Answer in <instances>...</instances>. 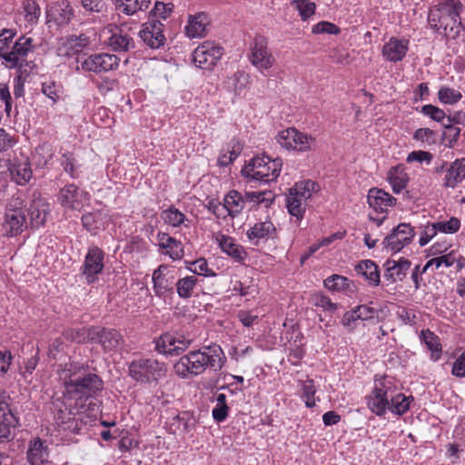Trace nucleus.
Segmentation results:
<instances>
[{
    "mask_svg": "<svg viewBox=\"0 0 465 465\" xmlns=\"http://www.w3.org/2000/svg\"><path fill=\"white\" fill-rule=\"evenodd\" d=\"M95 327L66 330L63 335L66 340L77 342H93V332Z\"/></svg>",
    "mask_w": 465,
    "mask_h": 465,
    "instance_id": "36",
    "label": "nucleus"
},
{
    "mask_svg": "<svg viewBox=\"0 0 465 465\" xmlns=\"http://www.w3.org/2000/svg\"><path fill=\"white\" fill-rule=\"evenodd\" d=\"M269 160L271 159L266 155L253 157L250 163L242 168V174L250 180L254 176L255 171L261 170L262 163H266Z\"/></svg>",
    "mask_w": 465,
    "mask_h": 465,
    "instance_id": "44",
    "label": "nucleus"
},
{
    "mask_svg": "<svg viewBox=\"0 0 465 465\" xmlns=\"http://www.w3.org/2000/svg\"><path fill=\"white\" fill-rule=\"evenodd\" d=\"M408 51V41L391 38L382 47V54L391 62H398L403 59Z\"/></svg>",
    "mask_w": 465,
    "mask_h": 465,
    "instance_id": "26",
    "label": "nucleus"
},
{
    "mask_svg": "<svg viewBox=\"0 0 465 465\" xmlns=\"http://www.w3.org/2000/svg\"><path fill=\"white\" fill-rule=\"evenodd\" d=\"M443 127L445 129L443 137L448 141L449 147L452 148L458 142L460 134V129L450 123H443Z\"/></svg>",
    "mask_w": 465,
    "mask_h": 465,
    "instance_id": "53",
    "label": "nucleus"
},
{
    "mask_svg": "<svg viewBox=\"0 0 465 465\" xmlns=\"http://www.w3.org/2000/svg\"><path fill=\"white\" fill-rule=\"evenodd\" d=\"M296 5L300 15L303 20H306L315 12L316 5L313 2L309 0H294L292 2Z\"/></svg>",
    "mask_w": 465,
    "mask_h": 465,
    "instance_id": "49",
    "label": "nucleus"
},
{
    "mask_svg": "<svg viewBox=\"0 0 465 465\" xmlns=\"http://www.w3.org/2000/svg\"><path fill=\"white\" fill-rule=\"evenodd\" d=\"M224 207L227 214L235 217L245 206L246 199L239 192L230 191L224 197Z\"/></svg>",
    "mask_w": 465,
    "mask_h": 465,
    "instance_id": "30",
    "label": "nucleus"
},
{
    "mask_svg": "<svg viewBox=\"0 0 465 465\" xmlns=\"http://www.w3.org/2000/svg\"><path fill=\"white\" fill-rule=\"evenodd\" d=\"M123 341V336L114 329L95 327L93 332V342L100 344L105 351L117 349Z\"/></svg>",
    "mask_w": 465,
    "mask_h": 465,
    "instance_id": "17",
    "label": "nucleus"
},
{
    "mask_svg": "<svg viewBox=\"0 0 465 465\" xmlns=\"http://www.w3.org/2000/svg\"><path fill=\"white\" fill-rule=\"evenodd\" d=\"M157 240L159 242L158 244L160 248L167 250L166 253L173 260H179L183 258V249L179 241H176L174 238L164 232H159L157 234Z\"/></svg>",
    "mask_w": 465,
    "mask_h": 465,
    "instance_id": "28",
    "label": "nucleus"
},
{
    "mask_svg": "<svg viewBox=\"0 0 465 465\" xmlns=\"http://www.w3.org/2000/svg\"><path fill=\"white\" fill-rule=\"evenodd\" d=\"M432 157L433 156H432V154L430 152L421 151V150L412 151L411 153H410L408 154L407 162L408 163H412V162L422 163V162H426L427 163H430V161L432 160Z\"/></svg>",
    "mask_w": 465,
    "mask_h": 465,
    "instance_id": "61",
    "label": "nucleus"
},
{
    "mask_svg": "<svg viewBox=\"0 0 465 465\" xmlns=\"http://www.w3.org/2000/svg\"><path fill=\"white\" fill-rule=\"evenodd\" d=\"M461 97L462 94L460 91L447 86L440 87L438 92V98L443 104H454L458 103Z\"/></svg>",
    "mask_w": 465,
    "mask_h": 465,
    "instance_id": "43",
    "label": "nucleus"
},
{
    "mask_svg": "<svg viewBox=\"0 0 465 465\" xmlns=\"http://www.w3.org/2000/svg\"><path fill=\"white\" fill-rule=\"evenodd\" d=\"M31 50L32 39L22 36L15 43L10 52L1 54V58L6 62L7 67L21 69L25 64H27L25 56Z\"/></svg>",
    "mask_w": 465,
    "mask_h": 465,
    "instance_id": "10",
    "label": "nucleus"
},
{
    "mask_svg": "<svg viewBox=\"0 0 465 465\" xmlns=\"http://www.w3.org/2000/svg\"><path fill=\"white\" fill-rule=\"evenodd\" d=\"M312 32L313 34H330V35H338L341 32V29L334 24L327 21H322L315 25Z\"/></svg>",
    "mask_w": 465,
    "mask_h": 465,
    "instance_id": "56",
    "label": "nucleus"
},
{
    "mask_svg": "<svg viewBox=\"0 0 465 465\" xmlns=\"http://www.w3.org/2000/svg\"><path fill=\"white\" fill-rule=\"evenodd\" d=\"M428 22L430 25L437 31L442 28V17L441 12L439 10V4L433 9L430 10Z\"/></svg>",
    "mask_w": 465,
    "mask_h": 465,
    "instance_id": "60",
    "label": "nucleus"
},
{
    "mask_svg": "<svg viewBox=\"0 0 465 465\" xmlns=\"http://www.w3.org/2000/svg\"><path fill=\"white\" fill-rule=\"evenodd\" d=\"M197 278L195 276H186L179 279L175 282L177 293L182 299H188L192 296L196 285Z\"/></svg>",
    "mask_w": 465,
    "mask_h": 465,
    "instance_id": "39",
    "label": "nucleus"
},
{
    "mask_svg": "<svg viewBox=\"0 0 465 465\" xmlns=\"http://www.w3.org/2000/svg\"><path fill=\"white\" fill-rule=\"evenodd\" d=\"M219 245L224 252L234 258L237 262H242L246 257V252L242 247L236 244L232 237L223 235Z\"/></svg>",
    "mask_w": 465,
    "mask_h": 465,
    "instance_id": "33",
    "label": "nucleus"
},
{
    "mask_svg": "<svg viewBox=\"0 0 465 465\" xmlns=\"http://www.w3.org/2000/svg\"><path fill=\"white\" fill-rule=\"evenodd\" d=\"M223 55V48L211 41L200 45L193 54V63L200 68L211 70Z\"/></svg>",
    "mask_w": 465,
    "mask_h": 465,
    "instance_id": "6",
    "label": "nucleus"
},
{
    "mask_svg": "<svg viewBox=\"0 0 465 465\" xmlns=\"http://www.w3.org/2000/svg\"><path fill=\"white\" fill-rule=\"evenodd\" d=\"M195 417L188 411H183L171 419L169 430L175 435H185L191 433L196 426Z\"/></svg>",
    "mask_w": 465,
    "mask_h": 465,
    "instance_id": "20",
    "label": "nucleus"
},
{
    "mask_svg": "<svg viewBox=\"0 0 465 465\" xmlns=\"http://www.w3.org/2000/svg\"><path fill=\"white\" fill-rule=\"evenodd\" d=\"M74 158L71 153H65L61 157V164L64 167V170L68 173L72 178H74Z\"/></svg>",
    "mask_w": 465,
    "mask_h": 465,
    "instance_id": "63",
    "label": "nucleus"
},
{
    "mask_svg": "<svg viewBox=\"0 0 465 465\" xmlns=\"http://www.w3.org/2000/svg\"><path fill=\"white\" fill-rule=\"evenodd\" d=\"M462 7L463 5L460 0H443L439 3L443 33L446 36L456 38L463 30L460 16Z\"/></svg>",
    "mask_w": 465,
    "mask_h": 465,
    "instance_id": "5",
    "label": "nucleus"
},
{
    "mask_svg": "<svg viewBox=\"0 0 465 465\" xmlns=\"http://www.w3.org/2000/svg\"><path fill=\"white\" fill-rule=\"evenodd\" d=\"M117 8L122 10L125 15H134L139 10L147 9L150 0H115Z\"/></svg>",
    "mask_w": 465,
    "mask_h": 465,
    "instance_id": "37",
    "label": "nucleus"
},
{
    "mask_svg": "<svg viewBox=\"0 0 465 465\" xmlns=\"http://www.w3.org/2000/svg\"><path fill=\"white\" fill-rule=\"evenodd\" d=\"M250 61L253 66L260 70H267L273 66L275 58L268 49L266 37L257 35L251 46Z\"/></svg>",
    "mask_w": 465,
    "mask_h": 465,
    "instance_id": "7",
    "label": "nucleus"
},
{
    "mask_svg": "<svg viewBox=\"0 0 465 465\" xmlns=\"http://www.w3.org/2000/svg\"><path fill=\"white\" fill-rule=\"evenodd\" d=\"M355 271L358 274L362 275L370 285L378 286L380 284V272L374 262L371 260L361 261L356 264Z\"/></svg>",
    "mask_w": 465,
    "mask_h": 465,
    "instance_id": "29",
    "label": "nucleus"
},
{
    "mask_svg": "<svg viewBox=\"0 0 465 465\" xmlns=\"http://www.w3.org/2000/svg\"><path fill=\"white\" fill-rule=\"evenodd\" d=\"M414 235L415 232L411 224L402 223L384 238L383 244L393 252H399L411 242Z\"/></svg>",
    "mask_w": 465,
    "mask_h": 465,
    "instance_id": "11",
    "label": "nucleus"
},
{
    "mask_svg": "<svg viewBox=\"0 0 465 465\" xmlns=\"http://www.w3.org/2000/svg\"><path fill=\"white\" fill-rule=\"evenodd\" d=\"M225 359L221 346L213 344L203 347V350L193 351L182 356L173 365V369L181 378H187L189 375L197 376L207 367L215 371L222 370Z\"/></svg>",
    "mask_w": 465,
    "mask_h": 465,
    "instance_id": "2",
    "label": "nucleus"
},
{
    "mask_svg": "<svg viewBox=\"0 0 465 465\" xmlns=\"http://www.w3.org/2000/svg\"><path fill=\"white\" fill-rule=\"evenodd\" d=\"M163 219L165 223L173 226H179L184 222L185 215L178 209L171 207L163 212Z\"/></svg>",
    "mask_w": 465,
    "mask_h": 465,
    "instance_id": "50",
    "label": "nucleus"
},
{
    "mask_svg": "<svg viewBox=\"0 0 465 465\" xmlns=\"http://www.w3.org/2000/svg\"><path fill=\"white\" fill-rule=\"evenodd\" d=\"M173 9V4H164L163 2H156L153 9L150 12V15L152 16L151 18H154V19L162 18V19L165 20L166 18H168L171 15Z\"/></svg>",
    "mask_w": 465,
    "mask_h": 465,
    "instance_id": "48",
    "label": "nucleus"
},
{
    "mask_svg": "<svg viewBox=\"0 0 465 465\" xmlns=\"http://www.w3.org/2000/svg\"><path fill=\"white\" fill-rule=\"evenodd\" d=\"M206 25V15L204 14L190 16L185 27L186 35L190 38L202 37L204 35Z\"/></svg>",
    "mask_w": 465,
    "mask_h": 465,
    "instance_id": "32",
    "label": "nucleus"
},
{
    "mask_svg": "<svg viewBox=\"0 0 465 465\" xmlns=\"http://www.w3.org/2000/svg\"><path fill=\"white\" fill-rule=\"evenodd\" d=\"M411 262L408 259L401 258L398 261L389 259L384 263L385 272L384 278L385 280L395 282L397 281H402L406 276L407 272L411 268Z\"/></svg>",
    "mask_w": 465,
    "mask_h": 465,
    "instance_id": "22",
    "label": "nucleus"
},
{
    "mask_svg": "<svg viewBox=\"0 0 465 465\" xmlns=\"http://www.w3.org/2000/svg\"><path fill=\"white\" fill-rule=\"evenodd\" d=\"M109 45L114 51H128L134 48V42L132 37L124 34L122 29H119L110 36Z\"/></svg>",
    "mask_w": 465,
    "mask_h": 465,
    "instance_id": "34",
    "label": "nucleus"
},
{
    "mask_svg": "<svg viewBox=\"0 0 465 465\" xmlns=\"http://www.w3.org/2000/svg\"><path fill=\"white\" fill-rule=\"evenodd\" d=\"M64 386L68 394L79 399H89L104 389L103 380L95 373L88 371V367L71 363L66 370Z\"/></svg>",
    "mask_w": 465,
    "mask_h": 465,
    "instance_id": "3",
    "label": "nucleus"
},
{
    "mask_svg": "<svg viewBox=\"0 0 465 465\" xmlns=\"http://www.w3.org/2000/svg\"><path fill=\"white\" fill-rule=\"evenodd\" d=\"M302 198H297L296 195H289L287 197V208L291 215L295 216L298 220L302 219L305 211V205L302 203Z\"/></svg>",
    "mask_w": 465,
    "mask_h": 465,
    "instance_id": "42",
    "label": "nucleus"
},
{
    "mask_svg": "<svg viewBox=\"0 0 465 465\" xmlns=\"http://www.w3.org/2000/svg\"><path fill=\"white\" fill-rule=\"evenodd\" d=\"M390 387L381 381L375 385L371 393L366 398L368 408L376 415L382 416L389 408Z\"/></svg>",
    "mask_w": 465,
    "mask_h": 465,
    "instance_id": "16",
    "label": "nucleus"
},
{
    "mask_svg": "<svg viewBox=\"0 0 465 465\" xmlns=\"http://www.w3.org/2000/svg\"><path fill=\"white\" fill-rule=\"evenodd\" d=\"M163 24L158 19L150 18L148 22L143 25V29L139 35L143 43L152 49H158L165 43L163 35Z\"/></svg>",
    "mask_w": 465,
    "mask_h": 465,
    "instance_id": "13",
    "label": "nucleus"
},
{
    "mask_svg": "<svg viewBox=\"0 0 465 465\" xmlns=\"http://www.w3.org/2000/svg\"><path fill=\"white\" fill-rule=\"evenodd\" d=\"M316 143L313 137L309 136L297 130V135L293 137L292 149L300 152H304L312 149Z\"/></svg>",
    "mask_w": 465,
    "mask_h": 465,
    "instance_id": "41",
    "label": "nucleus"
},
{
    "mask_svg": "<svg viewBox=\"0 0 465 465\" xmlns=\"http://www.w3.org/2000/svg\"><path fill=\"white\" fill-rule=\"evenodd\" d=\"M297 135L295 128H288L280 132L277 135L278 143L286 149H292L293 137Z\"/></svg>",
    "mask_w": 465,
    "mask_h": 465,
    "instance_id": "54",
    "label": "nucleus"
},
{
    "mask_svg": "<svg viewBox=\"0 0 465 465\" xmlns=\"http://www.w3.org/2000/svg\"><path fill=\"white\" fill-rule=\"evenodd\" d=\"M276 228L271 221H265L255 223L247 231L248 239L257 245L260 240L273 237Z\"/></svg>",
    "mask_w": 465,
    "mask_h": 465,
    "instance_id": "27",
    "label": "nucleus"
},
{
    "mask_svg": "<svg viewBox=\"0 0 465 465\" xmlns=\"http://www.w3.org/2000/svg\"><path fill=\"white\" fill-rule=\"evenodd\" d=\"M302 398L305 400V405L308 408H312L315 405L314 395L316 392V388L314 385V381L312 380H307L306 381H302Z\"/></svg>",
    "mask_w": 465,
    "mask_h": 465,
    "instance_id": "47",
    "label": "nucleus"
},
{
    "mask_svg": "<svg viewBox=\"0 0 465 465\" xmlns=\"http://www.w3.org/2000/svg\"><path fill=\"white\" fill-rule=\"evenodd\" d=\"M358 320L368 321L378 317V310L369 305H360L353 309Z\"/></svg>",
    "mask_w": 465,
    "mask_h": 465,
    "instance_id": "55",
    "label": "nucleus"
},
{
    "mask_svg": "<svg viewBox=\"0 0 465 465\" xmlns=\"http://www.w3.org/2000/svg\"><path fill=\"white\" fill-rule=\"evenodd\" d=\"M325 288L332 292H354L356 290L355 284L349 280L348 278L339 275L333 274L323 282Z\"/></svg>",
    "mask_w": 465,
    "mask_h": 465,
    "instance_id": "31",
    "label": "nucleus"
},
{
    "mask_svg": "<svg viewBox=\"0 0 465 465\" xmlns=\"http://www.w3.org/2000/svg\"><path fill=\"white\" fill-rule=\"evenodd\" d=\"M175 282L174 270L166 264H161L153 272V292L160 298L173 294Z\"/></svg>",
    "mask_w": 465,
    "mask_h": 465,
    "instance_id": "9",
    "label": "nucleus"
},
{
    "mask_svg": "<svg viewBox=\"0 0 465 465\" xmlns=\"http://www.w3.org/2000/svg\"><path fill=\"white\" fill-rule=\"evenodd\" d=\"M78 40H81V36L72 35L66 39L64 46L65 48V54H76L83 50L86 43L78 44Z\"/></svg>",
    "mask_w": 465,
    "mask_h": 465,
    "instance_id": "58",
    "label": "nucleus"
},
{
    "mask_svg": "<svg viewBox=\"0 0 465 465\" xmlns=\"http://www.w3.org/2000/svg\"><path fill=\"white\" fill-rule=\"evenodd\" d=\"M319 184L312 180H306L296 183L295 185L289 190L291 195H296L297 198L306 201L311 198L313 192H317Z\"/></svg>",
    "mask_w": 465,
    "mask_h": 465,
    "instance_id": "35",
    "label": "nucleus"
},
{
    "mask_svg": "<svg viewBox=\"0 0 465 465\" xmlns=\"http://www.w3.org/2000/svg\"><path fill=\"white\" fill-rule=\"evenodd\" d=\"M8 170L12 180L19 185L26 184L33 176L31 164L26 157L15 158L11 162Z\"/></svg>",
    "mask_w": 465,
    "mask_h": 465,
    "instance_id": "19",
    "label": "nucleus"
},
{
    "mask_svg": "<svg viewBox=\"0 0 465 465\" xmlns=\"http://www.w3.org/2000/svg\"><path fill=\"white\" fill-rule=\"evenodd\" d=\"M460 226V222L456 217H451L447 222H438L434 223V228H436L439 232L444 233H454L458 232Z\"/></svg>",
    "mask_w": 465,
    "mask_h": 465,
    "instance_id": "51",
    "label": "nucleus"
},
{
    "mask_svg": "<svg viewBox=\"0 0 465 465\" xmlns=\"http://www.w3.org/2000/svg\"><path fill=\"white\" fill-rule=\"evenodd\" d=\"M26 456L31 465H44L48 460L49 456L45 441L39 437L30 440Z\"/></svg>",
    "mask_w": 465,
    "mask_h": 465,
    "instance_id": "23",
    "label": "nucleus"
},
{
    "mask_svg": "<svg viewBox=\"0 0 465 465\" xmlns=\"http://www.w3.org/2000/svg\"><path fill=\"white\" fill-rule=\"evenodd\" d=\"M56 11L58 12V16L54 20L60 25L68 24L74 15L73 8L68 4L64 7L60 6Z\"/></svg>",
    "mask_w": 465,
    "mask_h": 465,
    "instance_id": "59",
    "label": "nucleus"
},
{
    "mask_svg": "<svg viewBox=\"0 0 465 465\" xmlns=\"http://www.w3.org/2000/svg\"><path fill=\"white\" fill-rule=\"evenodd\" d=\"M282 164L280 158L267 161L266 163H262L261 170L255 171L254 176L250 179V182L269 183L275 181L280 174Z\"/></svg>",
    "mask_w": 465,
    "mask_h": 465,
    "instance_id": "24",
    "label": "nucleus"
},
{
    "mask_svg": "<svg viewBox=\"0 0 465 465\" xmlns=\"http://www.w3.org/2000/svg\"><path fill=\"white\" fill-rule=\"evenodd\" d=\"M421 113L429 116L432 120L442 124L444 123L443 121L448 117V115H446L445 112L442 109L432 104H426L422 106Z\"/></svg>",
    "mask_w": 465,
    "mask_h": 465,
    "instance_id": "52",
    "label": "nucleus"
},
{
    "mask_svg": "<svg viewBox=\"0 0 465 465\" xmlns=\"http://www.w3.org/2000/svg\"><path fill=\"white\" fill-rule=\"evenodd\" d=\"M104 269V252L96 247L89 248L85 255L84 262L83 265V274L84 275L87 283H93L96 275L102 272Z\"/></svg>",
    "mask_w": 465,
    "mask_h": 465,
    "instance_id": "15",
    "label": "nucleus"
},
{
    "mask_svg": "<svg viewBox=\"0 0 465 465\" xmlns=\"http://www.w3.org/2000/svg\"><path fill=\"white\" fill-rule=\"evenodd\" d=\"M410 408V398L402 393H398L395 396L390 395L389 408L392 413L402 415Z\"/></svg>",
    "mask_w": 465,
    "mask_h": 465,
    "instance_id": "40",
    "label": "nucleus"
},
{
    "mask_svg": "<svg viewBox=\"0 0 465 465\" xmlns=\"http://www.w3.org/2000/svg\"><path fill=\"white\" fill-rule=\"evenodd\" d=\"M58 89L59 86L55 82H45L42 84L43 94L50 98L54 103H55L59 98Z\"/></svg>",
    "mask_w": 465,
    "mask_h": 465,
    "instance_id": "62",
    "label": "nucleus"
},
{
    "mask_svg": "<svg viewBox=\"0 0 465 465\" xmlns=\"http://www.w3.org/2000/svg\"><path fill=\"white\" fill-rule=\"evenodd\" d=\"M451 373L456 377L465 376V351L454 361Z\"/></svg>",
    "mask_w": 465,
    "mask_h": 465,
    "instance_id": "64",
    "label": "nucleus"
},
{
    "mask_svg": "<svg viewBox=\"0 0 465 465\" xmlns=\"http://www.w3.org/2000/svg\"><path fill=\"white\" fill-rule=\"evenodd\" d=\"M155 350L166 355H179L190 345L191 341L182 335L163 333L155 342Z\"/></svg>",
    "mask_w": 465,
    "mask_h": 465,
    "instance_id": "12",
    "label": "nucleus"
},
{
    "mask_svg": "<svg viewBox=\"0 0 465 465\" xmlns=\"http://www.w3.org/2000/svg\"><path fill=\"white\" fill-rule=\"evenodd\" d=\"M465 178V159H457L446 171L443 179V186L446 188H455Z\"/></svg>",
    "mask_w": 465,
    "mask_h": 465,
    "instance_id": "25",
    "label": "nucleus"
},
{
    "mask_svg": "<svg viewBox=\"0 0 465 465\" xmlns=\"http://www.w3.org/2000/svg\"><path fill=\"white\" fill-rule=\"evenodd\" d=\"M7 398L5 391L0 388V442L10 441L12 430L19 425L18 418L9 408Z\"/></svg>",
    "mask_w": 465,
    "mask_h": 465,
    "instance_id": "8",
    "label": "nucleus"
},
{
    "mask_svg": "<svg viewBox=\"0 0 465 465\" xmlns=\"http://www.w3.org/2000/svg\"><path fill=\"white\" fill-rule=\"evenodd\" d=\"M389 181L391 184L392 191L395 193H401L406 187L408 182L406 174H397L392 173H390Z\"/></svg>",
    "mask_w": 465,
    "mask_h": 465,
    "instance_id": "57",
    "label": "nucleus"
},
{
    "mask_svg": "<svg viewBox=\"0 0 465 465\" xmlns=\"http://www.w3.org/2000/svg\"><path fill=\"white\" fill-rule=\"evenodd\" d=\"M420 338L431 351V358L434 361H437L440 358L441 351V345L439 342L438 336L430 330H423L421 331Z\"/></svg>",
    "mask_w": 465,
    "mask_h": 465,
    "instance_id": "38",
    "label": "nucleus"
},
{
    "mask_svg": "<svg viewBox=\"0 0 465 465\" xmlns=\"http://www.w3.org/2000/svg\"><path fill=\"white\" fill-rule=\"evenodd\" d=\"M368 203L377 213L386 212L388 207L396 204V198L379 188H371L368 193Z\"/></svg>",
    "mask_w": 465,
    "mask_h": 465,
    "instance_id": "21",
    "label": "nucleus"
},
{
    "mask_svg": "<svg viewBox=\"0 0 465 465\" xmlns=\"http://www.w3.org/2000/svg\"><path fill=\"white\" fill-rule=\"evenodd\" d=\"M100 213H88L82 216L83 226L90 232L95 234L100 229Z\"/></svg>",
    "mask_w": 465,
    "mask_h": 465,
    "instance_id": "46",
    "label": "nucleus"
},
{
    "mask_svg": "<svg viewBox=\"0 0 465 465\" xmlns=\"http://www.w3.org/2000/svg\"><path fill=\"white\" fill-rule=\"evenodd\" d=\"M166 372V364L152 358L135 359L128 365L129 376L142 384L158 383Z\"/></svg>",
    "mask_w": 465,
    "mask_h": 465,
    "instance_id": "4",
    "label": "nucleus"
},
{
    "mask_svg": "<svg viewBox=\"0 0 465 465\" xmlns=\"http://www.w3.org/2000/svg\"><path fill=\"white\" fill-rule=\"evenodd\" d=\"M120 58L115 54H97L90 55L82 63V68L85 71L102 73L115 69Z\"/></svg>",
    "mask_w": 465,
    "mask_h": 465,
    "instance_id": "14",
    "label": "nucleus"
},
{
    "mask_svg": "<svg viewBox=\"0 0 465 465\" xmlns=\"http://www.w3.org/2000/svg\"><path fill=\"white\" fill-rule=\"evenodd\" d=\"M86 195V193L79 191L74 184H67L60 190L58 202L64 208L80 210Z\"/></svg>",
    "mask_w": 465,
    "mask_h": 465,
    "instance_id": "18",
    "label": "nucleus"
},
{
    "mask_svg": "<svg viewBox=\"0 0 465 465\" xmlns=\"http://www.w3.org/2000/svg\"><path fill=\"white\" fill-rule=\"evenodd\" d=\"M49 204L39 192H34L26 201L22 194L14 195L5 207L2 223L3 236L21 235L29 227L38 229L46 222Z\"/></svg>",
    "mask_w": 465,
    "mask_h": 465,
    "instance_id": "1",
    "label": "nucleus"
},
{
    "mask_svg": "<svg viewBox=\"0 0 465 465\" xmlns=\"http://www.w3.org/2000/svg\"><path fill=\"white\" fill-rule=\"evenodd\" d=\"M23 7L28 23L36 24L40 15V7L34 0H24Z\"/></svg>",
    "mask_w": 465,
    "mask_h": 465,
    "instance_id": "45",
    "label": "nucleus"
}]
</instances>
